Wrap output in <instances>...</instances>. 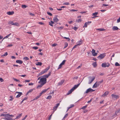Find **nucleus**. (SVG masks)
Segmentation results:
<instances>
[{
	"mask_svg": "<svg viewBox=\"0 0 120 120\" xmlns=\"http://www.w3.org/2000/svg\"><path fill=\"white\" fill-rule=\"evenodd\" d=\"M46 78L44 77L41 78L40 79L39 83L40 84H41L44 85L46 83Z\"/></svg>",
	"mask_w": 120,
	"mask_h": 120,
	"instance_id": "1",
	"label": "nucleus"
},
{
	"mask_svg": "<svg viewBox=\"0 0 120 120\" xmlns=\"http://www.w3.org/2000/svg\"><path fill=\"white\" fill-rule=\"evenodd\" d=\"M50 68V66H48L45 69L42 71L38 74L37 77L41 75H42L44 74L46 72H47V71Z\"/></svg>",
	"mask_w": 120,
	"mask_h": 120,
	"instance_id": "2",
	"label": "nucleus"
},
{
	"mask_svg": "<svg viewBox=\"0 0 120 120\" xmlns=\"http://www.w3.org/2000/svg\"><path fill=\"white\" fill-rule=\"evenodd\" d=\"M50 68V66H48L45 69L42 71L38 74L37 77L41 75H42L44 74L46 72H47V71Z\"/></svg>",
	"mask_w": 120,
	"mask_h": 120,
	"instance_id": "3",
	"label": "nucleus"
},
{
	"mask_svg": "<svg viewBox=\"0 0 120 120\" xmlns=\"http://www.w3.org/2000/svg\"><path fill=\"white\" fill-rule=\"evenodd\" d=\"M50 68V66H48L45 69L42 71L38 74L37 77L41 75H42L44 74L46 72H47V71Z\"/></svg>",
	"mask_w": 120,
	"mask_h": 120,
	"instance_id": "4",
	"label": "nucleus"
},
{
	"mask_svg": "<svg viewBox=\"0 0 120 120\" xmlns=\"http://www.w3.org/2000/svg\"><path fill=\"white\" fill-rule=\"evenodd\" d=\"M88 78L89 79L88 83L90 84L94 80L95 77V76H93L92 77L90 76Z\"/></svg>",
	"mask_w": 120,
	"mask_h": 120,
	"instance_id": "5",
	"label": "nucleus"
},
{
	"mask_svg": "<svg viewBox=\"0 0 120 120\" xmlns=\"http://www.w3.org/2000/svg\"><path fill=\"white\" fill-rule=\"evenodd\" d=\"M110 65V64L108 63L107 64L106 63H103L101 65L102 67L105 68L106 67H108Z\"/></svg>",
	"mask_w": 120,
	"mask_h": 120,
	"instance_id": "6",
	"label": "nucleus"
},
{
	"mask_svg": "<svg viewBox=\"0 0 120 120\" xmlns=\"http://www.w3.org/2000/svg\"><path fill=\"white\" fill-rule=\"evenodd\" d=\"M105 56V54H101L99 56L97 57V58L100 59H102Z\"/></svg>",
	"mask_w": 120,
	"mask_h": 120,
	"instance_id": "7",
	"label": "nucleus"
},
{
	"mask_svg": "<svg viewBox=\"0 0 120 120\" xmlns=\"http://www.w3.org/2000/svg\"><path fill=\"white\" fill-rule=\"evenodd\" d=\"M111 96L112 99H117L119 98V95H116L113 94H111Z\"/></svg>",
	"mask_w": 120,
	"mask_h": 120,
	"instance_id": "8",
	"label": "nucleus"
},
{
	"mask_svg": "<svg viewBox=\"0 0 120 120\" xmlns=\"http://www.w3.org/2000/svg\"><path fill=\"white\" fill-rule=\"evenodd\" d=\"M15 94H18L16 96V97L17 98H18L22 94V93L21 92H16L15 93Z\"/></svg>",
	"mask_w": 120,
	"mask_h": 120,
	"instance_id": "9",
	"label": "nucleus"
},
{
	"mask_svg": "<svg viewBox=\"0 0 120 120\" xmlns=\"http://www.w3.org/2000/svg\"><path fill=\"white\" fill-rule=\"evenodd\" d=\"M57 16L56 15L54 16L53 18V20L54 22H58L59 21V20L57 18Z\"/></svg>",
	"mask_w": 120,
	"mask_h": 120,
	"instance_id": "10",
	"label": "nucleus"
},
{
	"mask_svg": "<svg viewBox=\"0 0 120 120\" xmlns=\"http://www.w3.org/2000/svg\"><path fill=\"white\" fill-rule=\"evenodd\" d=\"M79 85V84H78L77 85H75L70 90H74L78 87Z\"/></svg>",
	"mask_w": 120,
	"mask_h": 120,
	"instance_id": "11",
	"label": "nucleus"
},
{
	"mask_svg": "<svg viewBox=\"0 0 120 120\" xmlns=\"http://www.w3.org/2000/svg\"><path fill=\"white\" fill-rule=\"evenodd\" d=\"M82 43V41L81 39L79 41H78L77 43V45H81Z\"/></svg>",
	"mask_w": 120,
	"mask_h": 120,
	"instance_id": "12",
	"label": "nucleus"
},
{
	"mask_svg": "<svg viewBox=\"0 0 120 120\" xmlns=\"http://www.w3.org/2000/svg\"><path fill=\"white\" fill-rule=\"evenodd\" d=\"M98 14V12H96L94 13H93L92 14V15L93 16H94V17H92V18H95V17H98V16H96V15H97Z\"/></svg>",
	"mask_w": 120,
	"mask_h": 120,
	"instance_id": "13",
	"label": "nucleus"
},
{
	"mask_svg": "<svg viewBox=\"0 0 120 120\" xmlns=\"http://www.w3.org/2000/svg\"><path fill=\"white\" fill-rule=\"evenodd\" d=\"M64 82V80H61L60 82L58 83V85L59 86L63 84V83Z\"/></svg>",
	"mask_w": 120,
	"mask_h": 120,
	"instance_id": "14",
	"label": "nucleus"
},
{
	"mask_svg": "<svg viewBox=\"0 0 120 120\" xmlns=\"http://www.w3.org/2000/svg\"><path fill=\"white\" fill-rule=\"evenodd\" d=\"M16 62L17 63L19 64H22L23 63V61L20 60H16Z\"/></svg>",
	"mask_w": 120,
	"mask_h": 120,
	"instance_id": "15",
	"label": "nucleus"
},
{
	"mask_svg": "<svg viewBox=\"0 0 120 120\" xmlns=\"http://www.w3.org/2000/svg\"><path fill=\"white\" fill-rule=\"evenodd\" d=\"M108 93L109 92L108 91H106L104 93V94L102 95V96L104 97L106 96L108 94Z\"/></svg>",
	"mask_w": 120,
	"mask_h": 120,
	"instance_id": "16",
	"label": "nucleus"
},
{
	"mask_svg": "<svg viewBox=\"0 0 120 120\" xmlns=\"http://www.w3.org/2000/svg\"><path fill=\"white\" fill-rule=\"evenodd\" d=\"M54 23V22L51 21L50 22H49V25H50L51 26H53V24Z\"/></svg>",
	"mask_w": 120,
	"mask_h": 120,
	"instance_id": "17",
	"label": "nucleus"
},
{
	"mask_svg": "<svg viewBox=\"0 0 120 120\" xmlns=\"http://www.w3.org/2000/svg\"><path fill=\"white\" fill-rule=\"evenodd\" d=\"M14 12L13 11H8L7 13V14L9 15H12L14 14Z\"/></svg>",
	"mask_w": 120,
	"mask_h": 120,
	"instance_id": "18",
	"label": "nucleus"
},
{
	"mask_svg": "<svg viewBox=\"0 0 120 120\" xmlns=\"http://www.w3.org/2000/svg\"><path fill=\"white\" fill-rule=\"evenodd\" d=\"M103 81V80H101L100 81L98 82H96L95 83L97 84V85L98 86L101 83H102Z\"/></svg>",
	"mask_w": 120,
	"mask_h": 120,
	"instance_id": "19",
	"label": "nucleus"
},
{
	"mask_svg": "<svg viewBox=\"0 0 120 120\" xmlns=\"http://www.w3.org/2000/svg\"><path fill=\"white\" fill-rule=\"evenodd\" d=\"M50 72L48 74L44 75L43 77H44V78H45L46 79L47 78H48L49 76H50Z\"/></svg>",
	"mask_w": 120,
	"mask_h": 120,
	"instance_id": "20",
	"label": "nucleus"
},
{
	"mask_svg": "<svg viewBox=\"0 0 120 120\" xmlns=\"http://www.w3.org/2000/svg\"><path fill=\"white\" fill-rule=\"evenodd\" d=\"M112 30H117L118 29V27L116 26H114L112 28Z\"/></svg>",
	"mask_w": 120,
	"mask_h": 120,
	"instance_id": "21",
	"label": "nucleus"
},
{
	"mask_svg": "<svg viewBox=\"0 0 120 120\" xmlns=\"http://www.w3.org/2000/svg\"><path fill=\"white\" fill-rule=\"evenodd\" d=\"M22 113H21L20 114H19V115H18L17 116L16 118L15 119H14V120H15V119H16L17 118H20V117L22 115Z\"/></svg>",
	"mask_w": 120,
	"mask_h": 120,
	"instance_id": "22",
	"label": "nucleus"
},
{
	"mask_svg": "<svg viewBox=\"0 0 120 120\" xmlns=\"http://www.w3.org/2000/svg\"><path fill=\"white\" fill-rule=\"evenodd\" d=\"M98 86L97 85V84L95 83L93 85L92 88H96L98 87Z\"/></svg>",
	"mask_w": 120,
	"mask_h": 120,
	"instance_id": "23",
	"label": "nucleus"
},
{
	"mask_svg": "<svg viewBox=\"0 0 120 120\" xmlns=\"http://www.w3.org/2000/svg\"><path fill=\"white\" fill-rule=\"evenodd\" d=\"M43 85H42L41 84H40V85H38L37 86V88L38 89L41 87Z\"/></svg>",
	"mask_w": 120,
	"mask_h": 120,
	"instance_id": "24",
	"label": "nucleus"
},
{
	"mask_svg": "<svg viewBox=\"0 0 120 120\" xmlns=\"http://www.w3.org/2000/svg\"><path fill=\"white\" fill-rule=\"evenodd\" d=\"M74 90H69L66 94L67 95H68L71 94Z\"/></svg>",
	"mask_w": 120,
	"mask_h": 120,
	"instance_id": "25",
	"label": "nucleus"
},
{
	"mask_svg": "<svg viewBox=\"0 0 120 120\" xmlns=\"http://www.w3.org/2000/svg\"><path fill=\"white\" fill-rule=\"evenodd\" d=\"M13 25H15L17 26H19V24L17 22H15L14 23Z\"/></svg>",
	"mask_w": 120,
	"mask_h": 120,
	"instance_id": "26",
	"label": "nucleus"
},
{
	"mask_svg": "<svg viewBox=\"0 0 120 120\" xmlns=\"http://www.w3.org/2000/svg\"><path fill=\"white\" fill-rule=\"evenodd\" d=\"M5 118H11L10 117V114L8 113L6 114V116Z\"/></svg>",
	"mask_w": 120,
	"mask_h": 120,
	"instance_id": "27",
	"label": "nucleus"
},
{
	"mask_svg": "<svg viewBox=\"0 0 120 120\" xmlns=\"http://www.w3.org/2000/svg\"><path fill=\"white\" fill-rule=\"evenodd\" d=\"M14 23L12 21H10L8 22V24L10 25L11 24L12 25H13Z\"/></svg>",
	"mask_w": 120,
	"mask_h": 120,
	"instance_id": "28",
	"label": "nucleus"
},
{
	"mask_svg": "<svg viewBox=\"0 0 120 120\" xmlns=\"http://www.w3.org/2000/svg\"><path fill=\"white\" fill-rule=\"evenodd\" d=\"M46 90H43L42 92L41 93L39 94V95L40 97L41 96L42 94L44 93L45 92Z\"/></svg>",
	"mask_w": 120,
	"mask_h": 120,
	"instance_id": "29",
	"label": "nucleus"
},
{
	"mask_svg": "<svg viewBox=\"0 0 120 120\" xmlns=\"http://www.w3.org/2000/svg\"><path fill=\"white\" fill-rule=\"evenodd\" d=\"M4 120H13L12 118H3Z\"/></svg>",
	"mask_w": 120,
	"mask_h": 120,
	"instance_id": "30",
	"label": "nucleus"
},
{
	"mask_svg": "<svg viewBox=\"0 0 120 120\" xmlns=\"http://www.w3.org/2000/svg\"><path fill=\"white\" fill-rule=\"evenodd\" d=\"M97 30H100V31H104L105 30L104 29L102 28V29H97Z\"/></svg>",
	"mask_w": 120,
	"mask_h": 120,
	"instance_id": "31",
	"label": "nucleus"
},
{
	"mask_svg": "<svg viewBox=\"0 0 120 120\" xmlns=\"http://www.w3.org/2000/svg\"><path fill=\"white\" fill-rule=\"evenodd\" d=\"M36 64L37 65L41 66L42 64V63L41 62H38Z\"/></svg>",
	"mask_w": 120,
	"mask_h": 120,
	"instance_id": "32",
	"label": "nucleus"
},
{
	"mask_svg": "<svg viewBox=\"0 0 120 120\" xmlns=\"http://www.w3.org/2000/svg\"><path fill=\"white\" fill-rule=\"evenodd\" d=\"M68 45V44L67 43H65V46L64 48V49L66 48Z\"/></svg>",
	"mask_w": 120,
	"mask_h": 120,
	"instance_id": "33",
	"label": "nucleus"
},
{
	"mask_svg": "<svg viewBox=\"0 0 120 120\" xmlns=\"http://www.w3.org/2000/svg\"><path fill=\"white\" fill-rule=\"evenodd\" d=\"M63 4L64 5H68L69 4V3L68 2H67L64 3Z\"/></svg>",
	"mask_w": 120,
	"mask_h": 120,
	"instance_id": "34",
	"label": "nucleus"
},
{
	"mask_svg": "<svg viewBox=\"0 0 120 120\" xmlns=\"http://www.w3.org/2000/svg\"><path fill=\"white\" fill-rule=\"evenodd\" d=\"M40 97L39 95H38L35 98L33 99V101H34L35 100H36L37 99L39 98Z\"/></svg>",
	"mask_w": 120,
	"mask_h": 120,
	"instance_id": "35",
	"label": "nucleus"
},
{
	"mask_svg": "<svg viewBox=\"0 0 120 120\" xmlns=\"http://www.w3.org/2000/svg\"><path fill=\"white\" fill-rule=\"evenodd\" d=\"M82 21V20L81 19H77L76 20V22H80Z\"/></svg>",
	"mask_w": 120,
	"mask_h": 120,
	"instance_id": "36",
	"label": "nucleus"
},
{
	"mask_svg": "<svg viewBox=\"0 0 120 120\" xmlns=\"http://www.w3.org/2000/svg\"><path fill=\"white\" fill-rule=\"evenodd\" d=\"M23 59L25 60H29V58L28 57H26L23 58Z\"/></svg>",
	"mask_w": 120,
	"mask_h": 120,
	"instance_id": "37",
	"label": "nucleus"
},
{
	"mask_svg": "<svg viewBox=\"0 0 120 120\" xmlns=\"http://www.w3.org/2000/svg\"><path fill=\"white\" fill-rule=\"evenodd\" d=\"M51 95H49L46 98V99H51Z\"/></svg>",
	"mask_w": 120,
	"mask_h": 120,
	"instance_id": "38",
	"label": "nucleus"
},
{
	"mask_svg": "<svg viewBox=\"0 0 120 120\" xmlns=\"http://www.w3.org/2000/svg\"><path fill=\"white\" fill-rule=\"evenodd\" d=\"M8 53L7 52H6L3 55H2V56H6L8 55Z\"/></svg>",
	"mask_w": 120,
	"mask_h": 120,
	"instance_id": "39",
	"label": "nucleus"
},
{
	"mask_svg": "<svg viewBox=\"0 0 120 120\" xmlns=\"http://www.w3.org/2000/svg\"><path fill=\"white\" fill-rule=\"evenodd\" d=\"M87 24L88 23L87 22H86L84 24V26H83V27H87Z\"/></svg>",
	"mask_w": 120,
	"mask_h": 120,
	"instance_id": "40",
	"label": "nucleus"
},
{
	"mask_svg": "<svg viewBox=\"0 0 120 120\" xmlns=\"http://www.w3.org/2000/svg\"><path fill=\"white\" fill-rule=\"evenodd\" d=\"M92 54L93 56H97V55L98 53L95 52H94Z\"/></svg>",
	"mask_w": 120,
	"mask_h": 120,
	"instance_id": "41",
	"label": "nucleus"
},
{
	"mask_svg": "<svg viewBox=\"0 0 120 120\" xmlns=\"http://www.w3.org/2000/svg\"><path fill=\"white\" fill-rule=\"evenodd\" d=\"M115 66H120V64L118 63L117 62H116L115 64Z\"/></svg>",
	"mask_w": 120,
	"mask_h": 120,
	"instance_id": "42",
	"label": "nucleus"
},
{
	"mask_svg": "<svg viewBox=\"0 0 120 120\" xmlns=\"http://www.w3.org/2000/svg\"><path fill=\"white\" fill-rule=\"evenodd\" d=\"M93 66L95 67L97 66V64L96 62H94L93 64Z\"/></svg>",
	"mask_w": 120,
	"mask_h": 120,
	"instance_id": "43",
	"label": "nucleus"
},
{
	"mask_svg": "<svg viewBox=\"0 0 120 120\" xmlns=\"http://www.w3.org/2000/svg\"><path fill=\"white\" fill-rule=\"evenodd\" d=\"M66 60H64L61 63L62 65L64 64Z\"/></svg>",
	"mask_w": 120,
	"mask_h": 120,
	"instance_id": "44",
	"label": "nucleus"
},
{
	"mask_svg": "<svg viewBox=\"0 0 120 120\" xmlns=\"http://www.w3.org/2000/svg\"><path fill=\"white\" fill-rule=\"evenodd\" d=\"M11 34H8V35H7L4 38H3V39H5L6 38H8L9 36L11 35Z\"/></svg>",
	"mask_w": 120,
	"mask_h": 120,
	"instance_id": "45",
	"label": "nucleus"
},
{
	"mask_svg": "<svg viewBox=\"0 0 120 120\" xmlns=\"http://www.w3.org/2000/svg\"><path fill=\"white\" fill-rule=\"evenodd\" d=\"M22 7L23 8H26V6L25 5H22Z\"/></svg>",
	"mask_w": 120,
	"mask_h": 120,
	"instance_id": "46",
	"label": "nucleus"
},
{
	"mask_svg": "<svg viewBox=\"0 0 120 120\" xmlns=\"http://www.w3.org/2000/svg\"><path fill=\"white\" fill-rule=\"evenodd\" d=\"M87 107V105H86L85 106L82 107L81 108V109H85L86 107Z\"/></svg>",
	"mask_w": 120,
	"mask_h": 120,
	"instance_id": "47",
	"label": "nucleus"
},
{
	"mask_svg": "<svg viewBox=\"0 0 120 120\" xmlns=\"http://www.w3.org/2000/svg\"><path fill=\"white\" fill-rule=\"evenodd\" d=\"M62 65H63L61 64H60L59 66V67L58 68V69H59L61 68H62Z\"/></svg>",
	"mask_w": 120,
	"mask_h": 120,
	"instance_id": "48",
	"label": "nucleus"
},
{
	"mask_svg": "<svg viewBox=\"0 0 120 120\" xmlns=\"http://www.w3.org/2000/svg\"><path fill=\"white\" fill-rule=\"evenodd\" d=\"M63 38L65 39H67L68 41H70V38H67L65 37H63Z\"/></svg>",
	"mask_w": 120,
	"mask_h": 120,
	"instance_id": "49",
	"label": "nucleus"
},
{
	"mask_svg": "<svg viewBox=\"0 0 120 120\" xmlns=\"http://www.w3.org/2000/svg\"><path fill=\"white\" fill-rule=\"evenodd\" d=\"M57 108L56 106L54 107L53 109L54 110L53 112L56 110Z\"/></svg>",
	"mask_w": 120,
	"mask_h": 120,
	"instance_id": "50",
	"label": "nucleus"
},
{
	"mask_svg": "<svg viewBox=\"0 0 120 120\" xmlns=\"http://www.w3.org/2000/svg\"><path fill=\"white\" fill-rule=\"evenodd\" d=\"M63 28V27L62 26H61L59 27H57L56 28L57 29H62Z\"/></svg>",
	"mask_w": 120,
	"mask_h": 120,
	"instance_id": "51",
	"label": "nucleus"
},
{
	"mask_svg": "<svg viewBox=\"0 0 120 120\" xmlns=\"http://www.w3.org/2000/svg\"><path fill=\"white\" fill-rule=\"evenodd\" d=\"M94 90H86V92H85V93H87L89 92H92Z\"/></svg>",
	"mask_w": 120,
	"mask_h": 120,
	"instance_id": "52",
	"label": "nucleus"
},
{
	"mask_svg": "<svg viewBox=\"0 0 120 120\" xmlns=\"http://www.w3.org/2000/svg\"><path fill=\"white\" fill-rule=\"evenodd\" d=\"M118 112H120V109L119 110H117L115 112L116 115H117V113Z\"/></svg>",
	"mask_w": 120,
	"mask_h": 120,
	"instance_id": "53",
	"label": "nucleus"
},
{
	"mask_svg": "<svg viewBox=\"0 0 120 120\" xmlns=\"http://www.w3.org/2000/svg\"><path fill=\"white\" fill-rule=\"evenodd\" d=\"M13 45L12 44H8V45L7 46V47H12Z\"/></svg>",
	"mask_w": 120,
	"mask_h": 120,
	"instance_id": "54",
	"label": "nucleus"
},
{
	"mask_svg": "<svg viewBox=\"0 0 120 120\" xmlns=\"http://www.w3.org/2000/svg\"><path fill=\"white\" fill-rule=\"evenodd\" d=\"M47 13L48 15L50 16H52V14L50 12H47Z\"/></svg>",
	"mask_w": 120,
	"mask_h": 120,
	"instance_id": "55",
	"label": "nucleus"
},
{
	"mask_svg": "<svg viewBox=\"0 0 120 120\" xmlns=\"http://www.w3.org/2000/svg\"><path fill=\"white\" fill-rule=\"evenodd\" d=\"M120 22V17L117 20V21L116 22L117 23H118L119 22Z\"/></svg>",
	"mask_w": 120,
	"mask_h": 120,
	"instance_id": "56",
	"label": "nucleus"
},
{
	"mask_svg": "<svg viewBox=\"0 0 120 120\" xmlns=\"http://www.w3.org/2000/svg\"><path fill=\"white\" fill-rule=\"evenodd\" d=\"M32 90H29V91L27 92V93L26 94V96L27 95H28L29 93H30L31 92Z\"/></svg>",
	"mask_w": 120,
	"mask_h": 120,
	"instance_id": "57",
	"label": "nucleus"
},
{
	"mask_svg": "<svg viewBox=\"0 0 120 120\" xmlns=\"http://www.w3.org/2000/svg\"><path fill=\"white\" fill-rule=\"evenodd\" d=\"M57 45V44L56 43H54L52 45V47H55Z\"/></svg>",
	"mask_w": 120,
	"mask_h": 120,
	"instance_id": "58",
	"label": "nucleus"
},
{
	"mask_svg": "<svg viewBox=\"0 0 120 120\" xmlns=\"http://www.w3.org/2000/svg\"><path fill=\"white\" fill-rule=\"evenodd\" d=\"M38 48L37 47H33L32 48L35 50L37 49H38Z\"/></svg>",
	"mask_w": 120,
	"mask_h": 120,
	"instance_id": "59",
	"label": "nucleus"
},
{
	"mask_svg": "<svg viewBox=\"0 0 120 120\" xmlns=\"http://www.w3.org/2000/svg\"><path fill=\"white\" fill-rule=\"evenodd\" d=\"M87 12V11H85L80 12H79V13L82 14H83L84 13H86Z\"/></svg>",
	"mask_w": 120,
	"mask_h": 120,
	"instance_id": "60",
	"label": "nucleus"
},
{
	"mask_svg": "<svg viewBox=\"0 0 120 120\" xmlns=\"http://www.w3.org/2000/svg\"><path fill=\"white\" fill-rule=\"evenodd\" d=\"M52 114L49 116L48 118V120H50L51 119V116H52Z\"/></svg>",
	"mask_w": 120,
	"mask_h": 120,
	"instance_id": "61",
	"label": "nucleus"
},
{
	"mask_svg": "<svg viewBox=\"0 0 120 120\" xmlns=\"http://www.w3.org/2000/svg\"><path fill=\"white\" fill-rule=\"evenodd\" d=\"M91 52L92 53V54L93 53H94V52H95V50L94 49H93L92 50V51H91Z\"/></svg>",
	"mask_w": 120,
	"mask_h": 120,
	"instance_id": "62",
	"label": "nucleus"
},
{
	"mask_svg": "<svg viewBox=\"0 0 120 120\" xmlns=\"http://www.w3.org/2000/svg\"><path fill=\"white\" fill-rule=\"evenodd\" d=\"M73 29L75 31H76V30L78 29V28L76 27H74Z\"/></svg>",
	"mask_w": 120,
	"mask_h": 120,
	"instance_id": "63",
	"label": "nucleus"
},
{
	"mask_svg": "<svg viewBox=\"0 0 120 120\" xmlns=\"http://www.w3.org/2000/svg\"><path fill=\"white\" fill-rule=\"evenodd\" d=\"M74 106V105L73 104L71 105H70V107H69V108H71L73 107Z\"/></svg>",
	"mask_w": 120,
	"mask_h": 120,
	"instance_id": "64",
	"label": "nucleus"
}]
</instances>
